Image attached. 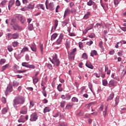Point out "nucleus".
I'll list each match as a JSON object with an SVG mask.
<instances>
[{"mask_svg":"<svg viewBox=\"0 0 126 126\" xmlns=\"http://www.w3.org/2000/svg\"><path fill=\"white\" fill-rule=\"evenodd\" d=\"M12 46L13 47H17V46H18V42L17 41H15L12 42Z\"/></svg>","mask_w":126,"mask_h":126,"instance_id":"nucleus-47","label":"nucleus"},{"mask_svg":"<svg viewBox=\"0 0 126 126\" xmlns=\"http://www.w3.org/2000/svg\"><path fill=\"white\" fill-rule=\"evenodd\" d=\"M25 102V98L21 95L16 96L13 100V106L15 107L16 105H22Z\"/></svg>","mask_w":126,"mask_h":126,"instance_id":"nucleus-1","label":"nucleus"},{"mask_svg":"<svg viewBox=\"0 0 126 126\" xmlns=\"http://www.w3.org/2000/svg\"><path fill=\"white\" fill-rule=\"evenodd\" d=\"M34 105H35V104L33 101H30V108H33V107H34Z\"/></svg>","mask_w":126,"mask_h":126,"instance_id":"nucleus-41","label":"nucleus"},{"mask_svg":"<svg viewBox=\"0 0 126 126\" xmlns=\"http://www.w3.org/2000/svg\"><path fill=\"white\" fill-rule=\"evenodd\" d=\"M63 34L61 33L57 40L56 45H60L63 41Z\"/></svg>","mask_w":126,"mask_h":126,"instance_id":"nucleus-9","label":"nucleus"},{"mask_svg":"<svg viewBox=\"0 0 126 126\" xmlns=\"http://www.w3.org/2000/svg\"><path fill=\"white\" fill-rule=\"evenodd\" d=\"M105 71L106 72L107 74L110 75L111 73V70L109 69V67L108 65L105 66Z\"/></svg>","mask_w":126,"mask_h":126,"instance_id":"nucleus-17","label":"nucleus"},{"mask_svg":"<svg viewBox=\"0 0 126 126\" xmlns=\"http://www.w3.org/2000/svg\"><path fill=\"white\" fill-rule=\"evenodd\" d=\"M57 37H58V34L54 33L53 34H52V35L51 36V41H54V40H55Z\"/></svg>","mask_w":126,"mask_h":126,"instance_id":"nucleus-27","label":"nucleus"},{"mask_svg":"<svg viewBox=\"0 0 126 126\" xmlns=\"http://www.w3.org/2000/svg\"><path fill=\"white\" fill-rule=\"evenodd\" d=\"M6 4V0H4L0 3V5H2V6H3V5H5Z\"/></svg>","mask_w":126,"mask_h":126,"instance_id":"nucleus-55","label":"nucleus"},{"mask_svg":"<svg viewBox=\"0 0 126 126\" xmlns=\"http://www.w3.org/2000/svg\"><path fill=\"white\" fill-rule=\"evenodd\" d=\"M51 63H53L55 65H56V66H59L60 65V60L58 59V56L57 54H55L53 56V59L50 60Z\"/></svg>","mask_w":126,"mask_h":126,"instance_id":"nucleus-2","label":"nucleus"},{"mask_svg":"<svg viewBox=\"0 0 126 126\" xmlns=\"http://www.w3.org/2000/svg\"><path fill=\"white\" fill-rule=\"evenodd\" d=\"M72 102H78V98L76 97H73L72 98Z\"/></svg>","mask_w":126,"mask_h":126,"instance_id":"nucleus-56","label":"nucleus"},{"mask_svg":"<svg viewBox=\"0 0 126 126\" xmlns=\"http://www.w3.org/2000/svg\"><path fill=\"white\" fill-rule=\"evenodd\" d=\"M8 111V107H4L2 109L1 111V113L3 115H5L6 112Z\"/></svg>","mask_w":126,"mask_h":126,"instance_id":"nucleus-19","label":"nucleus"},{"mask_svg":"<svg viewBox=\"0 0 126 126\" xmlns=\"http://www.w3.org/2000/svg\"><path fill=\"white\" fill-rule=\"evenodd\" d=\"M86 66L89 68H90L91 69H93V68H94V66H93V65L91 63V62L89 61L87 62Z\"/></svg>","mask_w":126,"mask_h":126,"instance_id":"nucleus-11","label":"nucleus"},{"mask_svg":"<svg viewBox=\"0 0 126 126\" xmlns=\"http://www.w3.org/2000/svg\"><path fill=\"white\" fill-rule=\"evenodd\" d=\"M58 25H59V21L56 20L54 22V26L52 27V30H56L57 27H58Z\"/></svg>","mask_w":126,"mask_h":126,"instance_id":"nucleus-14","label":"nucleus"},{"mask_svg":"<svg viewBox=\"0 0 126 126\" xmlns=\"http://www.w3.org/2000/svg\"><path fill=\"white\" fill-rule=\"evenodd\" d=\"M28 63L24 62L22 63V66H25V67H28V65H27Z\"/></svg>","mask_w":126,"mask_h":126,"instance_id":"nucleus-54","label":"nucleus"},{"mask_svg":"<svg viewBox=\"0 0 126 126\" xmlns=\"http://www.w3.org/2000/svg\"><path fill=\"white\" fill-rule=\"evenodd\" d=\"M68 32H69V35L71 36V37H73L74 36H76V35L75 34V33H73V32H70L69 30H68Z\"/></svg>","mask_w":126,"mask_h":126,"instance_id":"nucleus-52","label":"nucleus"},{"mask_svg":"<svg viewBox=\"0 0 126 126\" xmlns=\"http://www.w3.org/2000/svg\"><path fill=\"white\" fill-rule=\"evenodd\" d=\"M99 46L100 48H101V49H102V50H103L104 49V48L103 47V41L99 42Z\"/></svg>","mask_w":126,"mask_h":126,"instance_id":"nucleus-60","label":"nucleus"},{"mask_svg":"<svg viewBox=\"0 0 126 126\" xmlns=\"http://www.w3.org/2000/svg\"><path fill=\"white\" fill-rule=\"evenodd\" d=\"M47 1L48 0H46V3H45L47 9H50V10H51V11H53V10L55 9V5H54V3H50L48 8V6H47Z\"/></svg>","mask_w":126,"mask_h":126,"instance_id":"nucleus-7","label":"nucleus"},{"mask_svg":"<svg viewBox=\"0 0 126 126\" xmlns=\"http://www.w3.org/2000/svg\"><path fill=\"white\" fill-rule=\"evenodd\" d=\"M40 50L41 54H43V51L44 50V48H43V44L40 45Z\"/></svg>","mask_w":126,"mask_h":126,"instance_id":"nucleus-63","label":"nucleus"},{"mask_svg":"<svg viewBox=\"0 0 126 126\" xmlns=\"http://www.w3.org/2000/svg\"><path fill=\"white\" fill-rule=\"evenodd\" d=\"M13 91V88H12V85L11 84H9L7 87L6 90L5 91V94L6 96H7L10 92H12Z\"/></svg>","mask_w":126,"mask_h":126,"instance_id":"nucleus-5","label":"nucleus"},{"mask_svg":"<svg viewBox=\"0 0 126 126\" xmlns=\"http://www.w3.org/2000/svg\"><path fill=\"white\" fill-rule=\"evenodd\" d=\"M27 7L29 9H33L35 7V4H30Z\"/></svg>","mask_w":126,"mask_h":126,"instance_id":"nucleus-31","label":"nucleus"},{"mask_svg":"<svg viewBox=\"0 0 126 126\" xmlns=\"http://www.w3.org/2000/svg\"><path fill=\"white\" fill-rule=\"evenodd\" d=\"M92 28H93V27H91V28H87L83 32V34H86V33H87V32L88 31H89V30H91V29H92Z\"/></svg>","mask_w":126,"mask_h":126,"instance_id":"nucleus-28","label":"nucleus"},{"mask_svg":"<svg viewBox=\"0 0 126 126\" xmlns=\"http://www.w3.org/2000/svg\"><path fill=\"white\" fill-rule=\"evenodd\" d=\"M7 36L8 37V40H11V39H18V38H19V33H14L11 34L10 33H8Z\"/></svg>","mask_w":126,"mask_h":126,"instance_id":"nucleus-3","label":"nucleus"},{"mask_svg":"<svg viewBox=\"0 0 126 126\" xmlns=\"http://www.w3.org/2000/svg\"><path fill=\"white\" fill-rule=\"evenodd\" d=\"M103 109H104V105H103V104H101L100 107L98 108V111L99 112H102Z\"/></svg>","mask_w":126,"mask_h":126,"instance_id":"nucleus-59","label":"nucleus"},{"mask_svg":"<svg viewBox=\"0 0 126 126\" xmlns=\"http://www.w3.org/2000/svg\"><path fill=\"white\" fill-rule=\"evenodd\" d=\"M29 30L32 31L34 29V27L33 26V24H29L28 26Z\"/></svg>","mask_w":126,"mask_h":126,"instance_id":"nucleus-38","label":"nucleus"},{"mask_svg":"<svg viewBox=\"0 0 126 126\" xmlns=\"http://www.w3.org/2000/svg\"><path fill=\"white\" fill-rule=\"evenodd\" d=\"M116 105H118L119 104V102H120V96H117L115 99Z\"/></svg>","mask_w":126,"mask_h":126,"instance_id":"nucleus-45","label":"nucleus"},{"mask_svg":"<svg viewBox=\"0 0 126 126\" xmlns=\"http://www.w3.org/2000/svg\"><path fill=\"white\" fill-rule=\"evenodd\" d=\"M31 49L32 52H36L37 47L36 46V44H35L34 43H32L31 46Z\"/></svg>","mask_w":126,"mask_h":126,"instance_id":"nucleus-12","label":"nucleus"},{"mask_svg":"<svg viewBox=\"0 0 126 126\" xmlns=\"http://www.w3.org/2000/svg\"><path fill=\"white\" fill-rule=\"evenodd\" d=\"M5 62H6L5 59H1L0 61V64H3V63H5Z\"/></svg>","mask_w":126,"mask_h":126,"instance_id":"nucleus-43","label":"nucleus"},{"mask_svg":"<svg viewBox=\"0 0 126 126\" xmlns=\"http://www.w3.org/2000/svg\"><path fill=\"white\" fill-rule=\"evenodd\" d=\"M82 58L84 59V60H87V59H88V57H87V54H86V53H84L82 55Z\"/></svg>","mask_w":126,"mask_h":126,"instance_id":"nucleus-46","label":"nucleus"},{"mask_svg":"<svg viewBox=\"0 0 126 126\" xmlns=\"http://www.w3.org/2000/svg\"><path fill=\"white\" fill-rule=\"evenodd\" d=\"M14 4V0H10L8 4V9L10 10V8L12 7V5Z\"/></svg>","mask_w":126,"mask_h":126,"instance_id":"nucleus-16","label":"nucleus"},{"mask_svg":"<svg viewBox=\"0 0 126 126\" xmlns=\"http://www.w3.org/2000/svg\"><path fill=\"white\" fill-rule=\"evenodd\" d=\"M8 66H9V64H6L5 65L2 66V67H1L2 70H1V71H3L5 70V69L7 68V67H8Z\"/></svg>","mask_w":126,"mask_h":126,"instance_id":"nucleus-32","label":"nucleus"},{"mask_svg":"<svg viewBox=\"0 0 126 126\" xmlns=\"http://www.w3.org/2000/svg\"><path fill=\"white\" fill-rule=\"evenodd\" d=\"M7 50L9 52H12L13 51V48H12V46H8L7 47Z\"/></svg>","mask_w":126,"mask_h":126,"instance_id":"nucleus-53","label":"nucleus"},{"mask_svg":"<svg viewBox=\"0 0 126 126\" xmlns=\"http://www.w3.org/2000/svg\"><path fill=\"white\" fill-rule=\"evenodd\" d=\"M29 51V49L27 47H24L23 49L21 50V53H25V52H28Z\"/></svg>","mask_w":126,"mask_h":126,"instance_id":"nucleus-33","label":"nucleus"},{"mask_svg":"<svg viewBox=\"0 0 126 126\" xmlns=\"http://www.w3.org/2000/svg\"><path fill=\"white\" fill-rule=\"evenodd\" d=\"M57 89H58V91H60V92H62V91H63V88H62V84H60L58 86Z\"/></svg>","mask_w":126,"mask_h":126,"instance_id":"nucleus-37","label":"nucleus"},{"mask_svg":"<svg viewBox=\"0 0 126 126\" xmlns=\"http://www.w3.org/2000/svg\"><path fill=\"white\" fill-rule=\"evenodd\" d=\"M114 96H115V94H111L108 97L107 101H111V100H113Z\"/></svg>","mask_w":126,"mask_h":126,"instance_id":"nucleus-22","label":"nucleus"},{"mask_svg":"<svg viewBox=\"0 0 126 126\" xmlns=\"http://www.w3.org/2000/svg\"><path fill=\"white\" fill-rule=\"evenodd\" d=\"M50 111H51V108H50V107H46L44 109L43 113H44V114H46V113H48V112H50Z\"/></svg>","mask_w":126,"mask_h":126,"instance_id":"nucleus-26","label":"nucleus"},{"mask_svg":"<svg viewBox=\"0 0 126 126\" xmlns=\"http://www.w3.org/2000/svg\"><path fill=\"white\" fill-rule=\"evenodd\" d=\"M69 7L70 8H73V6H74V2L71 1L69 4Z\"/></svg>","mask_w":126,"mask_h":126,"instance_id":"nucleus-51","label":"nucleus"},{"mask_svg":"<svg viewBox=\"0 0 126 126\" xmlns=\"http://www.w3.org/2000/svg\"><path fill=\"white\" fill-rule=\"evenodd\" d=\"M53 117L54 118H58V117L61 118V117H62V114L60 112H57L54 115H53Z\"/></svg>","mask_w":126,"mask_h":126,"instance_id":"nucleus-35","label":"nucleus"},{"mask_svg":"<svg viewBox=\"0 0 126 126\" xmlns=\"http://www.w3.org/2000/svg\"><path fill=\"white\" fill-rule=\"evenodd\" d=\"M18 85H19V83L17 82H13V86H14V87H17Z\"/></svg>","mask_w":126,"mask_h":126,"instance_id":"nucleus-48","label":"nucleus"},{"mask_svg":"<svg viewBox=\"0 0 126 126\" xmlns=\"http://www.w3.org/2000/svg\"><path fill=\"white\" fill-rule=\"evenodd\" d=\"M93 104H94V102H90V103L86 104V108L89 109V108H90V107H91V106L93 105Z\"/></svg>","mask_w":126,"mask_h":126,"instance_id":"nucleus-39","label":"nucleus"},{"mask_svg":"<svg viewBox=\"0 0 126 126\" xmlns=\"http://www.w3.org/2000/svg\"><path fill=\"white\" fill-rule=\"evenodd\" d=\"M108 110V105L106 106L105 107V111L103 112V116L104 118H106V116H107V112Z\"/></svg>","mask_w":126,"mask_h":126,"instance_id":"nucleus-20","label":"nucleus"},{"mask_svg":"<svg viewBox=\"0 0 126 126\" xmlns=\"http://www.w3.org/2000/svg\"><path fill=\"white\" fill-rule=\"evenodd\" d=\"M10 25L12 26L14 31H20L23 29L22 27H20V26L18 25V24H10Z\"/></svg>","mask_w":126,"mask_h":126,"instance_id":"nucleus-4","label":"nucleus"},{"mask_svg":"<svg viewBox=\"0 0 126 126\" xmlns=\"http://www.w3.org/2000/svg\"><path fill=\"white\" fill-rule=\"evenodd\" d=\"M19 20L21 22V24H23L25 21H26V19H25V17L24 16H20L19 17Z\"/></svg>","mask_w":126,"mask_h":126,"instance_id":"nucleus-15","label":"nucleus"},{"mask_svg":"<svg viewBox=\"0 0 126 126\" xmlns=\"http://www.w3.org/2000/svg\"><path fill=\"white\" fill-rule=\"evenodd\" d=\"M94 2H95L93 1V0H90L89 1L87 2V4L88 5H89V6H91V5H93V4H94Z\"/></svg>","mask_w":126,"mask_h":126,"instance_id":"nucleus-29","label":"nucleus"},{"mask_svg":"<svg viewBox=\"0 0 126 126\" xmlns=\"http://www.w3.org/2000/svg\"><path fill=\"white\" fill-rule=\"evenodd\" d=\"M89 16H90V12H87L84 16V19H88Z\"/></svg>","mask_w":126,"mask_h":126,"instance_id":"nucleus-24","label":"nucleus"},{"mask_svg":"<svg viewBox=\"0 0 126 126\" xmlns=\"http://www.w3.org/2000/svg\"><path fill=\"white\" fill-rule=\"evenodd\" d=\"M62 23L63 26L64 27L65 25L69 23V20L68 19H66L65 21H63Z\"/></svg>","mask_w":126,"mask_h":126,"instance_id":"nucleus-25","label":"nucleus"},{"mask_svg":"<svg viewBox=\"0 0 126 126\" xmlns=\"http://www.w3.org/2000/svg\"><path fill=\"white\" fill-rule=\"evenodd\" d=\"M70 12L72 14H75L76 13V9L75 8H71Z\"/></svg>","mask_w":126,"mask_h":126,"instance_id":"nucleus-36","label":"nucleus"},{"mask_svg":"<svg viewBox=\"0 0 126 126\" xmlns=\"http://www.w3.org/2000/svg\"><path fill=\"white\" fill-rule=\"evenodd\" d=\"M109 87L114 88L117 85V82L114 80H111L108 84Z\"/></svg>","mask_w":126,"mask_h":126,"instance_id":"nucleus-8","label":"nucleus"},{"mask_svg":"<svg viewBox=\"0 0 126 126\" xmlns=\"http://www.w3.org/2000/svg\"><path fill=\"white\" fill-rule=\"evenodd\" d=\"M122 0H114V3L115 5H118L120 3V1Z\"/></svg>","mask_w":126,"mask_h":126,"instance_id":"nucleus-42","label":"nucleus"},{"mask_svg":"<svg viewBox=\"0 0 126 126\" xmlns=\"http://www.w3.org/2000/svg\"><path fill=\"white\" fill-rule=\"evenodd\" d=\"M97 55H98V53H97V51L96 50H93L91 51V57H93L94 56H97Z\"/></svg>","mask_w":126,"mask_h":126,"instance_id":"nucleus-23","label":"nucleus"},{"mask_svg":"<svg viewBox=\"0 0 126 126\" xmlns=\"http://www.w3.org/2000/svg\"><path fill=\"white\" fill-rule=\"evenodd\" d=\"M101 26H102V25H101V24L97 23L95 25V26H94V28H95V29H100Z\"/></svg>","mask_w":126,"mask_h":126,"instance_id":"nucleus-34","label":"nucleus"},{"mask_svg":"<svg viewBox=\"0 0 126 126\" xmlns=\"http://www.w3.org/2000/svg\"><path fill=\"white\" fill-rule=\"evenodd\" d=\"M125 68L126 69H124L123 70V72H122V75H125V74H126V66H125Z\"/></svg>","mask_w":126,"mask_h":126,"instance_id":"nucleus-64","label":"nucleus"},{"mask_svg":"<svg viewBox=\"0 0 126 126\" xmlns=\"http://www.w3.org/2000/svg\"><path fill=\"white\" fill-rule=\"evenodd\" d=\"M120 112L121 114H125V113H126V108H121Z\"/></svg>","mask_w":126,"mask_h":126,"instance_id":"nucleus-49","label":"nucleus"},{"mask_svg":"<svg viewBox=\"0 0 126 126\" xmlns=\"http://www.w3.org/2000/svg\"><path fill=\"white\" fill-rule=\"evenodd\" d=\"M38 120V115H37V113L34 112L31 115L30 121L31 122H36Z\"/></svg>","mask_w":126,"mask_h":126,"instance_id":"nucleus-6","label":"nucleus"},{"mask_svg":"<svg viewBox=\"0 0 126 126\" xmlns=\"http://www.w3.org/2000/svg\"><path fill=\"white\" fill-rule=\"evenodd\" d=\"M64 104H65V101H62L61 102V107H62V108H63V107H64Z\"/></svg>","mask_w":126,"mask_h":126,"instance_id":"nucleus-62","label":"nucleus"},{"mask_svg":"<svg viewBox=\"0 0 126 126\" xmlns=\"http://www.w3.org/2000/svg\"><path fill=\"white\" fill-rule=\"evenodd\" d=\"M38 81H39V79L38 78H34L33 79V83L34 84H36V83H37L38 82Z\"/></svg>","mask_w":126,"mask_h":126,"instance_id":"nucleus-50","label":"nucleus"},{"mask_svg":"<svg viewBox=\"0 0 126 126\" xmlns=\"http://www.w3.org/2000/svg\"><path fill=\"white\" fill-rule=\"evenodd\" d=\"M72 106H73V103H68L66 106V109H67V110H69V109H71V108H72Z\"/></svg>","mask_w":126,"mask_h":126,"instance_id":"nucleus-21","label":"nucleus"},{"mask_svg":"<svg viewBox=\"0 0 126 126\" xmlns=\"http://www.w3.org/2000/svg\"><path fill=\"white\" fill-rule=\"evenodd\" d=\"M123 54H124V51L123 50H121L118 53V55L119 57H122V56H123Z\"/></svg>","mask_w":126,"mask_h":126,"instance_id":"nucleus-58","label":"nucleus"},{"mask_svg":"<svg viewBox=\"0 0 126 126\" xmlns=\"http://www.w3.org/2000/svg\"><path fill=\"white\" fill-rule=\"evenodd\" d=\"M100 76L102 78H105V74L103 73V72L102 71H100Z\"/></svg>","mask_w":126,"mask_h":126,"instance_id":"nucleus-57","label":"nucleus"},{"mask_svg":"<svg viewBox=\"0 0 126 126\" xmlns=\"http://www.w3.org/2000/svg\"><path fill=\"white\" fill-rule=\"evenodd\" d=\"M70 10L68 9H66V10L64 11V16L63 17L64 18H65L67 15H69L70 14Z\"/></svg>","mask_w":126,"mask_h":126,"instance_id":"nucleus-13","label":"nucleus"},{"mask_svg":"<svg viewBox=\"0 0 126 126\" xmlns=\"http://www.w3.org/2000/svg\"><path fill=\"white\" fill-rule=\"evenodd\" d=\"M74 54H71L70 53L69 55V60L70 61H73L74 60Z\"/></svg>","mask_w":126,"mask_h":126,"instance_id":"nucleus-30","label":"nucleus"},{"mask_svg":"<svg viewBox=\"0 0 126 126\" xmlns=\"http://www.w3.org/2000/svg\"><path fill=\"white\" fill-rule=\"evenodd\" d=\"M1 101L4 104H5L6 103V98H5V97H2L1 98Z\"/></svg>","mask_w":126,"mask_h":126,"instance_id":"nucleus-61","label":"nucleus"},{"mask_svg":"<svg viewBox=\"0 0 126 126\" xmlns=\"http://www.w3.org/2000/svg\"><path fill=\"white\" fill-rule=\"evenodd\" d=\"M65 46L67 49H69V47H70V41L69 40L66 39Z\"/></svg>","mask_w":126,"mask_h":126,"instance_id":"nucleus-18","label":"nucleus"},{"mask_svg":"<svg viewBox=\"0 0 126 126\" xmlns=\"http://www.w3.org/2000/svg\"><path fill=\"white\" fill-rule=\"evenodd\" d=\"M102 84L104 86H106L108 84V81H107V80L104 79L102 80Z\"/></svg>","mask_w":126,"mask_h":126,"instance_id":"nucleus-40","label":"nucleus"},{"mask_svg":"<svg viewBox=\"0 0 126 126\" xmlns=\"http://www.w3.org/2000/svg\"><path fill=\"white\" fill-rule=\"evenodd\" d=\"M100 3H101V5L102 7H103L104 10H105V11H107V10H108V8H109V7L108 6V4L107 3H103V2H102V1H100Z\"/></svg>","mask_w":126,"mask_h":126,"instance_id":"nucleus-10","label":"nucleus"},{"mask_svg":"<svg viewBox=\"0 0 126 126\" xmlns=\"http://www.w3.org/2000/svg\"><path fill=\"white\" fill-rule=\"evenodd\" d=\"M35 67H36L34 65H30V64L28 65V68H32V69H34L35 68Z\"/></svg>","mask_w":126,"mask_h":126,"instance_id":"nucleus-44","label":"nucleus"}]
</instances>
